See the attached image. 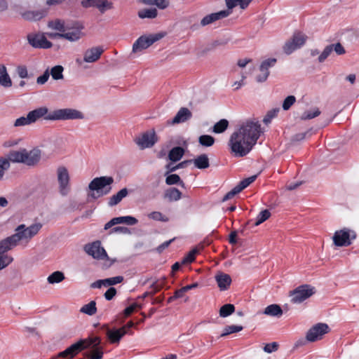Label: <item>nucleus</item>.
<instances>
[{"label": "nucleus", "instance_id": "obj_1", "mask_svg": "<svg viewBox=\"0 0 359 359\" xmlns=\"http://www.w3.org/2000/svg\"><path fill=\"white\" fill-rule=\"evenodd\" d=\"M260 123L255 119L243 122L231 133L228 145L231 154L236 157H243L248 154L262 133Z\"/></svg>", "mask_w": 359, "mask_h": 359}, {"label": "nucleus", "instance_id": "obj_2", "mask_svg": "<svg viewBox=\"0 0 359 359\" xmlns=\"http://www.w3.org/2000/svg\"><path fill=\"white\" fill-rule=\"evenodd\" d=\"M41 227L42 225L40 223H34L28 226L25 224H20L15 228V233L10 236L16 246H27L30 241L38 234Z\"/></svg>", "mask_w": 359, "mask_h": 359}, {"label": "nucleus", "instance_id": "obj_3", "mask_svg": "<svg viewBox=\"0 0 359 359\" xmlns=\"http://www.w3.org/2000/svg\"><path fill=\"white\" fill-rule=\"evenodd\" d=\"M114 182L112 177L102 176L94 178L88 184V197L97 199L107 195L111 190V185Z\"/></svg>", "mask_w": 359, "mask_h": 359}, {"label": "nucleus", "instance_id": "obj_4", "mask_svg": "<svg viewBox=\"0 0 359 359\" xmlns=\"http://www.w3.org/2000/svg\"><path fill=\"white\" fill-rule=\"evenodd\" d=\"M98 342L99 341L97 339H81L77 342L72 344L65 351L60 352L57 356L61 358L68 357L69 358H73L81 351L89 348L90 346L93 343L96 345Z\"/></svg>", "mask_w": 359, "mask_h": 359}, {"label": "nucleus", "instance_id": "obj_5", "mask_svg": "<svg viewBox=\"0 0 359 359\" xmlns=\"http://www.w3.org/2000/svg\"><path fill=\"white\" fill-rule=\"evenodd\" d=\"M48 111V108L45 107L37 108L29 111L26 116H20L15 119L13 126L14 128H20L31 125L46 116Z\"/></svg>", "mask_w": 359, "mask_h": 359}, {"label": "nucleus", "instance_id": "obj_6", "mask_svg": "<svg viewBox=\"0 0 359 359\" xmlns=\"http://www.w3.org/2000/svg\"><path fill=\"white\" fill-rule=\"evenodd\" d=\"M16 245L11 236L0 240V271L6 268L13 262V257L6 254Z\"/></svg>", "mask_w": 359, "mask_h": 359}, {"label": "nucleus", "instance_id": "obj_7", "mask_svg": "<svg viewBox=\"0 0 359 359\" xmlns=\"http://www.w3.org/2000/svg\"><path fill=\"white\" fill-rule=\"evenodd\" d=\"M84 26L79 22H74L67 24L63 33H62V39L69 42H76L82 39L85 34L83 30Z\"/></svg>", "mask_w": 359, "mask_h": 359}, {"label": "nucleus", "instance_id": "obj_8", "mask_svg": "<svg viewBox=\"0 0 359 359\" xmlns=\"http://www.w3.org/2000/svg\"><path fill=\"white\" fill-rule=\"evenodd\" d=\"M82 112L74 109H60L52 111L45 117L46 120L83 119Z\"/></svg>", "mask_w": 359, "mask_h": 359}, {"label": "nucleus", "instance_id": "obj_9", "mask_svg": "<svg viewBox=\"0 0 359 359\" xmlns=\"http://www.w3.org/2000/svg\"><path fill=\"white\" fill-rule=\"evenodd\" d=\"M315 292V288L311 285H300L290 292V301L293 304H300L311 297Z\"/></svg>", "mask_w": 359, "mask_h": 359}, {"label": "nucleus", "instance_id": "obj_10", "mask_svg": "<svg viewBox=\"0 0 359 359\" xmlns=\"http://www.w3.org/2000/svg\"><path fill=\"white\" fill-rule=\"evenodd\" d=\"M57 180L59 184V191L61 195L67 196L70 191V175L68 169L59 166L56 170Z\"/></svg>", "mask_w": 359, "mask_h": 359}, {"label": "nucleus", "instance_id": "obj_11", "mask_svg": "<svg viewBox=\"0 0 359 359\" xmlns=\"http://www.w3.org/2000/svg\"><path fill=\"white\" fill-rule=\"evenodd\" d=\"M163 37V34L161 33L149 35H143L137 39L133 43V52L138 53L144 49H147L154 43L158 41Z\"/></svg>", "mask_w": 359, "mask_h": 359}, {"label": "nucleus", "instance_id": "obj_12", "mask_svg": "<svg viewBox=\"0 0 359 359\" xmlns=\"http://www.w3.org/2000/svg\"><path fill=\"white\" fill-rule=\"evenodd\" d=\"M158 141L154 129L146 131L135 139V142L140 149L152 147Z\"/></svg>", "mask_w": 359, "mask_h": 359}, {"label": "nucleus", "instance_id": "obj_13", "mask_svg": "<svg viewBox=\"0 0 359 359\" xmlns=\"http://www.w3.org/2000/svg\"><path fill=\"white\" fill-rule=\"evenodd\" d=\"M329 332L330 327L326 323H319L308 330L306 339L310 342H314L322 339L323 336Z\"/></svg>", "mask_w": 359, "mask_h": 359}, {"label": "nucleus", "instance_id": "obj_14", "mask_svg": "<svg viewBox=\"0 0 359 359\" xmlns=\"http://www.w3.org/2000/svg\"><path fill=\"white\" fill-rule=\"evenodd\" d=\"M104 50L101 46H94L86 49L83 54V59L77 58L76 62L79 65L83 62L93 63L97 62L103 53Z\"/></svg>", "mask_w": 359, "mask_h": 359}, {"label": "nucleus", "instance_id": "obj_15", "mask_svg": "<svg viewBox=\"0 0 359 359\" xmlns=\"http://www.w3.org/2000/svg\"><path fill=\"white\" fill-rule=\"evenodd\" d=\"M355 235L353 231L347 229L337 231L333 236V242L336 246H348L351 245V238H355Z\"/></svg>", "mask_w": 359, "mask_h": 359}, {"label": "nucleus", "instance_id": "obj_16", "mask_svg": "<svg viewBox=\"0 0 359 359\" xmlns=\"http://www.w3.org/2000/svg\"><path fill=\"white\" fill-rule=\"evenodd\" d=\"M306 36L302 33L295 34L292 39L288 40L283 46L285 54L290 55L295 50L302 47L306 42Z\"/></svg>", "mask_w": 359, "mask_h": 359}, {"label": "nucleus", "instance_id": "obj_17", "mask_svg": "<svg viewBox=\"0 0 359 359\" xmlns=\"http://www.w3.org/2000/svg\"><path fill=\"white\" fill-rule=\"evenodd\" d=\"M86 252L96 259H108L105 250L101 246L100 241H95L85 245Z\"/></svg>", "mask_w": 359, "mask_h": 359}, {"label": "nucleus", "instance_id": "obj_18", "mask_svg": "<svg viewBox=\"0 0 359 359\" xmlns=\"http://www.w3.org/2000/svg\"><path fill=\"white\" fill-rule=\"evenodd\" d=\"M41 158V150L37 147L32 149L23 148V164L27 166H35Z\"/></svg>", "mask_w": 359, "mask_h": 359}, {"label": "nucleus", "instance_id": "obj_19", "mask_svg": "<svg viewBox=\"0 0 359 359\" xmlns=\"http://www.w3.org/2000/svg\"><path fill=\"white\" fill-rule=\"evenodd\" d=\"M29 43L36 48H50L53 43L49 41L44 34H30L27 36Z\"/></svg>", "mask_w": 359, "mask_h": 359}, {"label": "nucleus", "instance_id": "obj_20", "mask_svg": "<svg viewBox=\"0 0 359 359\" xmlns=\"http://www.w3.org/2000/svg\"><path fill=\"white\" fill-rule=\"evenodd\" d=\"M276 63V59L275 58H269L264 60L259 67V73L256 76V81L259 83L264 82L269 75V69L273 67Z\"/></svg>", "mask_w": 359, "mask_h": 359}, {"label": "nucleus", "instance_id": "obj_21", "mask_svg": "<svg viewBox=\"0 0 359 359\" xmlns=\"http://www.w3.org/2000/svg\"><path fill=\"white\" fill-rule=\"evenodd\" d=\"M231 12L229 11H221L217 13H211L205 16L201 21V25L202 26H206L210 25L216 20H218L221 18H224L229 15Z\"/></svg>", "mask_w": 359, "mask_h": 359}, {"label": "nucleus", "instance_id": "obj_22", "mask_svg": "<svg viewBox=\"0 0 359 359\" xmlns=\"http://www.w3.org/2000/svg\"><path fill=\"white\" fill-rule=\"evenodd\" d=\"M88 339H97L99 342L95 345L94 343H93L89 348H92L91 351L90 353H86V356L88 359H102L103 357V351L102 348L99 346L101 340L99 337H88Z\"/></svg>", "mask_w": 359, "mask_h": 359}, {"label": "nucleus", "instance_id": "obj_23", "mask_svg": "<svg viewBox=\"0 0 359 359\" xmlns=\"http://www.w3.org/2000/svg\"><path fill=\"white\" fill-rule=\"evenodd\" d=\"M13 82L8 73L7 67L4 64H0V86L4 88L11 87Z\"/></svg>", "mask_w": 359, "mask_h": 359}, {"label": "nucleus", "instance_id": "obj_24", "mask_svg": "<svg viewBox=\"0 0 359 359\" xmlns=\"http://www.w3.org/2000/svg\"><path fill=\"white\" fill-rule=\"evenodd\" d=\"M126 334V327L118 330H108L107 335L111 343H118L120 339Z\"/></svg>", "mask_w": 359, "mask_h": 359}, {"label": "nucleus", "instance_id": "obj_25", "mask_svg": "<svg viewBox=\"0 0 359 359\" xmlns=\"http://www.w3.org/2000/svg\"><path fill=\"white\" fill-rule=\"evenodd\" d=\"M191 116L192 114L189 109L182 107L178 111L175 116L171 121V123L177 124L185 122L186 121L191 118Z\"/></svg>", "mask_w": 359, "mask_h": 359}, {"label": "nucleus", "instance_id": "obj_26", "mask_svg": "<svg viewBox=\"0 0 359 359\" xmlns=\"http://www.w3.org/2000/svg\"><path fill=\"white\" fill-rule=\"evenodd\" d=\"M215 280L221 290H226L231 283V278L229 274L219 273L215 276Z\"/></svg>", "mask_w": 359, "mask_h": 359}, {"label": "nucleus", "instance_id": "obj_27", "mask_svg": "<svg viewBox=\"0 0 359 359\" xmlns=\"http://www.w3.org/2000/svg\"><path fill=\"white\" fill-rule=\"evenodd\" d=\"M8 162L23 163V148L19 150H11L7 154Z\"/></svg>", "mask_w": 359, "mask_h": 359}, {"label": "nucleus", "instance_id": "obj_28", "mask_svg": "<svg viewBox=\"0 0 359 359\" xmlns=\"http://www.w3.org/2000/svg\"><path fill=\"white\" fill-rule=\"evenodd\" d=\"M128 194V191L126 188L121 189L117 194L113 195L109 198L108 205L109 206L117 205L123 198L127 196Z\"/></svg>", "mask_w": 359, "mask_h": 359}, {"label": "nucleus", "instance_id": "obj_29", "mask_svg": "<svg viewBox=\"0 0 359 359\" xmlns=\"http://www.w3.org/2000/svg\"><path fill=\"white\" fill-rule=\"evenodd\" d=\"M191 161L198 169H205L210 166L209 158L206 154H201Z\"/></svg>", "mask_w": 359, "mask_h": 359}, {"label": "nucleus", "instance_id": "obj_30", "mask_svg": "<svg viewBox=\"0 0 359 359\" xmlns=\"http://www.w3.org/2000/svg\"><path fill=\"white\" fill-rule=\"evenodd\" d=\"M67 24L62 20L55 19L48 22V27L58 33H63Z\"/></svg>", "mask_w": 359, "mask_h": 359}, {"label": "nucleus", "instance_id": "obj_31", "mask_svg": "<svg viewBox=\"0 0 359 359\" xmlns=\"http://www.w3.org/2000/svg\"><path fill=\"white\" fill-rule=\"evenodd\" d=\"M264 313L270 316L280 317L283 315V310L278 304H271L265 308Z\"/></svg>", "mask_w": 359, "mask_h": 359}, {"label": "nucleus", "instance_id": "obj_32", "mask_svg": "<svg viewBox=\"0 0 359 359\" xmlns=\"http://www.w3.org/2000/svg\"><path fill=\"white\" fill-rule=\"evenodd\" d=\"M164 196L169 201H177L181 198L182 193L177 188H170L165 191Z\"/></svg>", "mask_w": 359, "mask_h": 359}, {"label": "nucleus", "instance_id": "obj_33", "mask_svg": "<svg viewBox=\"0 0 359 359\" xmlns=\"http://www.w3.org/2000/svg\"><path fill=\"white\" fill-rule=\"evenodd\" d=\"M184 154V150L182 147H175L172 148L169 154L168 158L172 161H177L182 158Z\"/></svg>", "mask_w": 359, "mask_h": 359}, {"label": "nucleus", "instance_id": "obj_34", "mask_svg": "<svg viewBox=\"0 0 359 359\" xmlns=\"http://www.w3.org/2000/svg\"><path fill=\"white\" fill-rule=\"evenodd\" d=\"M252 0H225L226 6L229 9L239 6L241 8L245 9L248 7Z\"/></svg>", "mask_w": 359, "mask_h": 359}, {"label": "nucleus", "instance_id": "obj_35", "mask_svg": "<svg viewBox=\"0 0 359 359\" xmlns=\"http://www.w3.org/2000/svg\"><path fill=\"white\" fill-rule=\"evenodd\" d=\"M114 222H115L116 224H126L128 225H135L138 221L137 219L132 216H123V217H118L114 218Z\"/></svg>", "mask_w": 359, "mask_h": 359}, {"label": "nucleus", "instance_id": "obj_36", "mask_svg": "<svg viewBox=\"0 0 359 359\" xmlns=\"http://www.w3.org/2000/svg\"><path fill=\"white\" fill-rule=\"evenodd\" d=\"M229 127V121L226 119H221L218 122H217L212 128V132L215 133H224Z\"/></svg>", "mask_w": 359, "mask_h": 359}, {"label": "nucleus", "instance_id": "obj_37", "mask_svg": "<svg viewBox=\"0 0 359 359\" xmlns=\"http://www.w3.org/2000/svg\"><path fill=\"white\" fill-rule=\"evenodd\" d=\"M80 312L87 314L88 316H93V315L95 314L97 312L95 302L91 301L88 304L83 305L81 308Z\"/></svg>", "mask_w": 359, "mask_h": 359}, {"label": "nucleus", "instance_id": "obj_38", "mask_svg": "<svg viewBox=\"0 0 359 359\" xmlns=\"http://www.w3.org/2000/svg\"><path fill=\"white\" fill-rule=\"evenodd\" d=\"M65 278V275L62 272L57 271L52 273L47 278L48 282L50 284L59 283L64 280Z\"/></svg>", "mask_w": 359, "mask_h": 359}, {"label": "nucleus", "instance_id": "obj_39", "mask_svg": "<svg viewBox=\"0 0 359 359\" xmlns=\"http://www.w3.org/2000/svg\"><path fill=\"white\" fill-rule=\"evenodd\" d=\"M140 18H155L157 16L156 8H144L138 12Z\"/></svg>", "mask_w": 359, "mask_h": 359}, {"label": "nucleus", "instance_id": "obj_40", "mask_svg": "<svg viewBox=\"0 0 359 359\" xmlns=\"http://www.w3.org/2000/svg\"><path fill=\"white\" fill-rule=\"evenodd\" d=\"M112 3L107 0H95V8H97L102 13L107 10L112 8Z\"/></svg>", "mask_w": 359, "mask_h": 359}, {"label": "nucleus", "instance_id": "obj_41", "mask_svg": "<svg viewBox=\"0 0 359 359\" xmlns=\"http://www.w3.org/2000/svg\"><path fill=\"white\" fill-rule=\"evenodd\" d=\"M243 327L241 325H228L224 327L223 332L221 334L220 337H226L230 334L238 332L241 330H243Z\"/></svg>", "mask_w": 359, "mask_h": 359}, {"label": "nucleus", "instance_id": "obj_42", "mask_svg": "<svg viewBox=\"0 0 359 359\" xmlns=\"http://www.w3.org/2000/svg\"><path fill=\"white\" fill-rule=\"evenodd\" d=\"M235 311V307L233 304H226L222 306L219 309V316L222 318H226L232 314Z\"/></svg>", "mask_w": 359, "mask_h": 359}, {"label": "nucleus", "instance_id": "obj_43", "mask_svg": "<svg viewBox=\"0 0 359 359\" xmlns=\"http://www.w3.org/2000/svg\"><path fill=\"white\" fill-rule=\"evenodd\" d=\"M198 142L203 147H211L215 143V138L208 135H203L198 137Z\"/></svg>", "mask_w": 359, "mask_h": 359}, {"label": "nucleus", "instance_id": "obj_44", "mask_svg": "<svg viewBox=\"0 0 359 359\" xmlns=\"http://www.w3.org/2000/svg\"><path fill=\"white\" fill-rule=\"evenodd\" d=\"M63 70L64 69L61 65H56L50 69L49 73L53 79L60 80L63 79Z\"/></svg>", "mask_w": 359, "mask_h": 359}, {"label": "nucleus", "instance_id": "obj_45", "mask_svg": "<svg viewBox=\"0 0 359 359\" xmlns=\"http://www.w3.org/2000/svg\"><path fill=\"white\" fill-rule=\"evenodd\" d=\"M320 114V111L318 108H313L311 110L304 111L302 116L301 119L307 120L317 117Z\"/></svg>", "mask_w": 359, "mask_h": 359}, {"label": "nucleus", "instance_id": "obj_46", "mask_svg": "<svg viewBox=\"0 0 359 359\" xmlns=\"http://www.w3.org/2000/svg\"><path fill=\"white\" fill-rule=\"evenodd\" d=\"M256 178L257 175H252L246 179H244L243 180L240 182L239 184L237 186H236V187L238 190V191L241 192L247 187H248L251 183H252Z\"/></svg>", "mask_w": 359, "mask_h": 359}, {"label": "nucleus", "instance_id": "obj_47", "mask_svg": "<svg viewBox=\"0 0 359 359\" xmlns=\"http://www.w3.org/2000/svg\"><path fill=\"white\" fill-rule=\"evenodd\" d=\"M256 178L257 175H252L246 179H244L243 180L240 182L239 184L237 186H236V187L238 190V191L241 192L247 187H248L251 183H252Z\"/></svg>", "mask_w": 359, "mask_h": 359}, {"label": "nucleus", "instance_id": "obj_48", "mask_svg": "<svg viewBox=\"0 0 359 359\" xmlns=\"http://www.w3.org/2000/svg\"><path fill=\"white\" fill-rule=\"evenodd\" d=\"M148 217L151 219L155 221H161V222H168L169 219L165 215H163L161 212L158 211H153L148 214Z\"/></svg>", "mask_w": 359, "mask_h": 359}, {"label": "nucleus", "instance_id": "obj_49", "mask_svg": "<svg viewBox=\"0 0 359 359\" xmlns=\"http://www.w3.org/2000/svg\"><path fill=\"white\" fill-rule=\"evenodd\" d=\"M165 183L168 185L179 184L184 187V182L181 181L180 176L177 174H172L165 178Z\"/></svg>", "mask_w": 359, "mask_h": 359}, {"label": "nucleus", "instance_id": "obj_50", "mask_svg": "<svg viewBox=\"0 0 359 359\" xmlns=\"http://www.w3.org/2000/svg\"><path fill=\"white\" fill-rule=\"evenodd\" d=\"M146 4H154L160 9H164L168 6V0H143Z\"/></svg>", "mask_w": 359, "mask_h": 359}, {"label": "nucleus", "instance_id": "obj_51", "mask_svg": "<svg viewBox=\"0 0 359 359\" xmlns=\"http://www.w3.org/2000/svg\"><path fill=\"white\" fill-rule=\"evenodd\" d=\"M11 163L5 157H0V180L4 177L5 171L10 168Z\"/></svg>", "mask_w": 359, "mask_h": 359}, {"label": "nucleus", "instance_id": "obj_52", "mask_svg": "<svg viewBox=\"0 0 359 359\" xmlns=\"http://www.w3.org/2000/svg\"><path fill=\"white\" fill-rule=\"evenodd\" d=\"M271 216V212L268 210H264L259 212L257 217V222L255 225L258 226L268 219Z\"/></svg>", "mask_w": 359, "mask_h": 359}, {"label": "nucleus", "instance_id": "obj_53", "mask_svg": "<svg viewBox=\"0 0 359 359\" xmlns=\"http://www.w3.org/2000/svg\"><path fill=\"white\" fill-rule=\"evenodd\" d=\"M123 280V277L121 276H115V277L103 279L104 286L114 285L121 283Z\"/></svg>", "mask_w": 359, "mask_h": 359}, {"label": "nucleus", "instance_id": "obj_54", "mask_svg": "<svg viewBox=\"0 0 359 359\" xmlns=\"http://www.w3.org/2000/svg\"><path fill=\"white\" fill-rule=\"evenodd\" d=\"M333 46H327L325 48L322 53L318 57V61L323 62L332 52Z\"/></svg>", "mask_w": 359, "mask_h": 359}, {"label": "nucleus", "instance_id": "obj_55", "mask_svg": "<svg viewBox=\"0 0 359 359\" xmlns=\"http://www.w3.org/2000/svg\"><path fill=\"white\" fill-rule=\"evenodd\" d=\"M224 43L219 41H215L212 43L208 44L203 50L202 55L206 54L209 51L214 50L218 46L223 45Z\"/></svg>", "mask_w": 359, "mask_h": 359}, {"label": "nucleus", "instance_id": "obj_56", "mask_svg": "<svg viewBox=\"0 0 359 359\" xmlns=\"http://www.w3.org/2000/svg\"><path fill=\"white\" fill-rule=\"evenodd\" d=\"M296 98L293 95L287 96L283 101V108L284 110H287L295 102Z\"/></svg>", "mask_w": 359, "mask_h": 359}, {"label": "nucleus", "instance_id": "obj_57", "mask_svg": "<svg viewBox=\"0 0 359 359\" xmlns=\"http://www.w3.org/2000/svg\"><path fill=\"white\" fill-rule=\"evenodd\" d=\"M198 252V249L194 248L189 252V254L184 257L182 260L183 264L191 263L195 259V255Z\"/></svg>", "mask_w": 359, "mask_h": 359}, {"label": "nucleus", "instance_id": "obj_58", "mask_svg": "<svg viewBox=\"0 0 359 359\" xmlns=\"http://www.w3.org/2000/svg\"><path fill=\"white\" fill-rule=\"evenodd\" d=\"M279 109H273L267 112L266 115L263 119L264 123L266 124L271 122V119L277 116Z\"/></svg>", "mask_w": 359, "mask_h": 359}, {"label": "nucleus", "instance_id": "obj_59", "mask_svg": "<svg viewBox=\"0 0 359 359\" xmlns=\"http://www.w3.org/2000/svg\"><path fill=\"white\" fill-rule=\"evenodd\" d=\"M16 72L18 76L21 79H26L28 77V71L27 67L25 65H19L16 67Z\"/></svg>", "mask_w": 359, "mask_h": 359}, {"label": "nucleus", "instance_id": "obj_60", "mask_svg": "<svg viewBox=\"0 0 359 359\" xmlns=\"http://www.w3.org/2000/svg\"><path fill=\"white\" fill-rule=\"evenodd\" d=\"M49 76H50V73H49V71L48 69H46L43 74L39 76L37 79H36V83L39 85H43L45 83L47 82V81L49 79Z\"/></svg>", "mask_w": 359, "mask_h": 359}, {"label": "nucleus", "instance_id": "obj_61", "mask_svg": "<svg viewBox=\"0 0 359 359\" xmlns=\"http://www.w3.org/2000/svg\"><path fill=\"white\" fill-rule=\"evenodd\" d=\"M278 347V344L276 342H273L271 344H267L264 347V351L266 353H271L277 351Z\"/></svg>", "mask_w": 359, "mask_h": 359}, {"label": "nucleus", "instance_id": "obj_62", "mask_svg": "<svg viewBox=\"0 0 359 359\" xmlns=\"http://www.w3.org/2000/svg\"><path fill=\"white\" fill-rule=\"evenodd\" d=\"M21 140L20 139L8 140L4 142L3 146L5 148L14 147L17 146Z\"/></svg>", "mask_w": 359, "mask_h": 359}, {"label": "nucleus", "instance_id": "obj_63", "mask_svg": "<svg viewBox=\"0 0 359 359\" xmlns=\"http://www.w3.org/2000/svg\"><path fill=\"white\" fill-rule=\"evenodd\" d=\"M240 193L238 191V190L236 189V187H235L231 191H230L229 192H228L224 196V198H222V201L223 202H225L231 198H232L233 197H234L237 194Z\"/></svg>", "mask_w": 359, "mask_h": 359}, {"label": "nucleus", "instance_id": "obj_64", "mask_svg": "<svg viewBox=\"0 0 359 359\" xmlns=\"http://www.w3.org/2000/svg\"><path fill=\"white\" fill-rule=\"evenodd\" d=\"M116 290L114 287H110L104 293V297L107 300H111L116 295Z\"/></svg>", "mask_w": 359, "mask_h": 359}]
</instances>
